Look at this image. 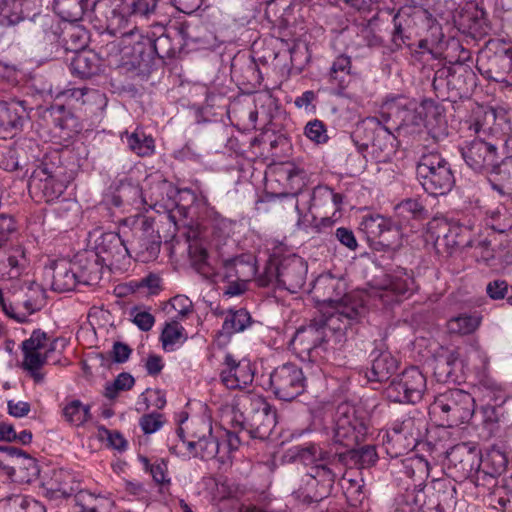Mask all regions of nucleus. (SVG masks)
<instances>
[{"mask_svg":"<svg viewBox=\"0 0 512 512\" xmlns=\"http://www.w3.org/2000/svg\"><path fill=\"white\" fill-rule=\"evenodd\" d=\"M430 411L439 415L449 427L468 423L475 412V400L462 389L453 388L439 393L430 405Z\"/></svg>","mask_w":512,"mask_h":512,"instance_id":"obj_3","label":"nucleus"},{"mask_svg":"<svg viewBox=\"0 0 512 512\" xmlns=\"http://www.w3.org/2000/svg\"><path fill=\"white\" fill-rule=\"evenodd\" d=\"M132 0H100L99 5L104 9L106 28L112 34L121 33L132 18Z\"/></svg>","mask_w":512,"mask_h":512,"instance_id":"obj_24","label":"nucleus"},{"mask_svg":"<svg viewBox=\"0 0 512 512\" xmlns=\"http://www.w3.org/2000/svg\"><path fill=\"white\" fill-rule=\"evenodd\" d=\"M38 473L36 460L25 452L14 459L10 466H6L5 472L11 480L27 483L32 481Z\"/></svg>","mask_w":512,"mask_h":512,"instance_id":"obj_33","label":"nucleus"},{"mask_svg":"<svg viewBox=\"0 0 512 512\" xmlns=\"http://www.w3.org/2000/svg\"><path fill=\"white\" fill-rule=\"evenodd\" d=\"M454 483L447 478L434 479L428 489L426 510L452 512L457 503Z\"/></svg>","mask_w":512,"mask_h":512,"instance_id":"obj_23","label":"nucleus"},{"mask_svg":"<svg viewBox=\"0 0 512 512\" xmlns=\"http://www.w3.org/2000/svg\"><path fill=\"white\" fill-rule=\"evenodd\" d=\"M182 44L179 37L177 42L166 33L161 34L157 38L153 39V52L160 59H172L175 58L181 50Z\"/></svg>","mask_w":512,"mask_h":512,"instance_id":"obj_53","label":"nucleus"},{"mask_svg":"<svg viewBox=\"0 0 512 512\" xmlns=\"http://www.w3.org/2000/svg\"><path fill=\"white\" fill-rule=\"evenodd\" d=\"M126 245L128 257L148 263L157 259L160 253L161 237L154 228V221L143 218L127 230Z\"/></svg>","mask_w":512,"mask_h":512,"instance_id":"obj_8","label":"nucleus"},{"mask_svg":"<svg viewBox=\"0 0 512 512\" xmlns=\"http://www.w3.org/2000/svg\"><path fill=\"white\" fill-rule=\"evenodd\" d=\"M73 265L79 284L85 286H95L99 284L106 267V265L99 260V256L91 251L78 254L77 260Z\"/></svg>","mask_w":512,"mask_h":512,"instance_id":"obj_25","label":"nucleus"},{"mask_svg":"<svg viewBox=\"0 0 512 512\" xmlns=\"http://www.w3.org/2000/svg\"><path fill=\"white\" fill-rule=\"evenodd\" d=\"M160 340L166 351H173L176 345L183 344L187 340V334L180 322L172 319L165 324Z\"/></svg>","mask_w":512,"mask_h":512,"instance_id":"obj_47","label":"nucleus"},{"mask_svg":"<svg viewBox=\"0 0 512 512\" xmlns=\"http://www.w3.org/2000/svg\"><path fill=\"white\" fill-rule=\"evenodd\" d=\"M351 58L347 55H339L332 63L328 81L339 89H344L350 82L351 75Z\"/></svg>","mask_w":512,"mask_h":512,"instance_id":"obj_43","label":"nucleus"},{"mask_svg":"<svg viewBox=\"0 0 512 512\" xmlns=\"http://www.w3.org/2000/svg\"><path fill=\"white\" fill-rule=\"evenodd\" d=\"M127 229L121 230V233L105 232L96 236L94 239V250H90L99 256V260L106 267L117 266L128 257L126 238Z\"/></svg>","mask_w":512,"mask_h":512,"instance_id":"obj_17","label":"nucleus"},{"mask_svg":"<svg viewBox=\"0 0 512 512\" xmlns=\"http://www.w3.org/2000/svg\"><path fill=\"white\" fill-rule=\"evenodd\" d=\"M234 431L223 430L218 436L221 441V463H226L230 458L232 451L237 450L241 442L242 436L245 432H240L239 426L236 425L235 419L232 421Z\"/></svg>","mask_w":512,"mask_h":512,"instance_id":"obj_55","label":"nucleus"},{"mask_svg":"<svg viewBox=\"0 0 512 512\" xmlns=\"http://www.w3.org/2000/svg\"><path fill=\"white\" fill-rule=\"evenodd\" d=\"M425 429V420L420 412L406 416L402 421L393 425L392 431L396 441H405L406 449H414L420 442Z\"/></svg>","mask_w":512,"mask_h":512,"instance_id":"obj_26","label":"nucleus"},{"mask_svg":"<svg viewBox=\"0 0 512 512\" xmlns=\"http://www.w3.org/2000/svg\"><path fill=\"white\" fill-rule=\"evenodd\" d=\"M486 225L498 233H506L512 228V214L503 205L486 212Z\"/></svg>","mask_w":512,"mask_h":512,"instance_id":"obj_49","label":"nucleus"},{"mask_svg":"<svg viewBox=\"0 0 512 512\" xmlns=\"http://www.w3.org/2000/svg\"><path fill=\"white\" fill-rule=\"evenodd\" d=\"M416 170L422 187L431 195H445L455 184L450 163L437 152L422 155Z\"/></svg>","mask_w":512,"mask_h":512,"instance_id":"obj_4","label":"nucleus"},{"mask_svg":"<svg viewBox=\"0 0 512 512\" xmlns=\"http://www.w3.org/2000/svg\"><path fill=\"white\" fill-rule=\"evenodd\" d=\"M449 468L455 470L456 476L462 479L470 477L480 470V452L471 443H459L447 452Z\"/></svg>","mask_w":512,"mask_h":512,"instance_id":"obj_22","label":"nucleus"},{"mask_svg":"<svg viewBox=\"0 0 512 512\" xmlns=\"http://www.w3.org/2000/svg\"><path fill=\"white\" fill-rule=\"evenodd\" d=\"M18 232V223L13 215L0 213V248ZM28 266L25 249L16 246L2 252L0 250V273L7 279L19 278Z\"/></svg>","mask_w":512,"mask_h":512,"instance_id":"obj_7","label":"nucleus"},{"mask_svg":"<svg viewBox=\"0 0 512 512\" xmlns=\"http://www.w3.org/2000/svg\"><path fill=\"white\" fill-rule=\"evenodd\" d=\"M426 391V377L412 366L394 377L385 388L387 399L395 403H418Z\"/></svg>","mask_w":512,"mask_h":512,"instance_id":"obj_12","label":"nucleus"},{"mask_svg":"<svg viewBox=\"0 0 512 512\" xmlns=\"http://www.w3.org/2000/svg\"><path fill=\"white\" fill-rule=\"evenodd\" d=\"M247 407L243 414V420L235 418L240 432H246L250 438L267 439L277 423L276 411L262 396L253 395L245 398Z\"/></svg>","mask_w":512,"mask_h":512,"instance_id":"obj_5","label":"nucleus"},{"mask_svg":"<svg viewBox=\"0 0 512 512\" xmlns=\"http://www.w3.org/2000/svg\"><path fill=\"white\" fill-rule=\"evenodd\" d=\"M73 263L57 264L53 270L51 287L57 292L72 291L79 284Z\"/></svg>","mask_w":512,"mask_h":512,"instance_id":"obj_37","label":"nucleus"},{"mask_svg":"<svg viewBox=\"0 0 512 512\" xmlns=\"http://www.w3.org/2000/svg\"><path fill=\"white\" fill-rule=\"evenodd\" d=\"M145 470L149 471L153 480L158 484H169L170 479L167 477V462L164 459H157L154 463H150L146 457L140 458Z\"/></svg>","mask_w":512,"mask_h":512,"instance_id":"obj_62","label":"nucleus"},{"mask_svg":"<svg viewBox=\"0 0 512 512\" xmlns=\"http://www.w3.org/2000/svg\"><path fill=\"white\" fill-rule=\"evenodd\" d=\"M54 12L64 21L77 22L87 10L88 0H53Z\"/></svg>","mask_w":512,"mask_h":512,"instance_id":"obj_41","label":"nucleus"},{"mask_svg":"<svg viewBox=\"0 0 512 512\" xmlns=\"http://www.w3.org/2000/svg\"><path fill=\"white\" fill-rule=\"evenodd\" d=\"M398 360L389 351L372 353L371 367L366 372L369 381L383 382L398 369Z\"/></svg>","mask_w":512,"mask_h":512,"instance_id":"obj_30","label":"nucleus"},{"mask_svg":"<svg viewBox=\"0 0 512 512\" xmlns=\"http://www.w3.org/2000/svg\"><path fill=\"white\" fill-rule=\"evenodd\" d=\"M26 0H0V25L13 26L26 18L24 5Z\"/></svg>","mask_w":512,"mask_h":512,"instance_id":"obj_44","label":"nucleus"},{"mask_svg":"<svg viewBox=\"0 0 512 512\" xmlns=\"http://www.w3.org/2000/svg\"><path fill=\"white\" fill-rule=\"evenodd\" d=\"M70 67L73 74L81 78H90L100 71L99 58L95 53L84 50L75 54Z\"/></svg>","mask_w":512,"mask_h":512,"instance_id":"obj_36","label":"nucleus"},{"mask_svg":"<svg viewBox=\"0 0 512 512\" xmlns=\"http://www.w3.org/2000/svg\"><path fill=\"white\" fill-rule=\"evenodd\" d=\"M480 324V318L475 315L460 314L447 322L450 333L467 335L473 333Z\"/></svg>","mask_w":512,"mask_h":512,"instance_id":"obj_59","label":"nucleus"},{"mask_svg":"<svg viewBox=\"0 0 512 512\" xmlns=\"http://www.w3.org/2000/svg\"><path fill=\"white\" fill-rule=\"evenodd\" d=\"M333 307L332 313L317 320L327 334L328 332L333 333L341 341L346 331L366 315L367 308L364 301L358 295L353 294L345 295L344 300Z\"/></svg>","mask_w":512,"mask_h":512,"instance_id":"obj_9","label":"nucleus"},{"mask_svg":"<svg viewBox=\"0 0 512 512\" xmlns=\"http://www.w3.org/2000/svg\"><path fill=\"white\" fill-rule=\"evenodd\" d=\"M307 264L299 256L292 255L280 261L270 260L264 271L258 276L261 287L276 284L290 293H297L306 283Z\"/></svg>","mask_w":512,"mask_h":512,"instance_id":"obj_2","label":"nucleus"},{"mask_svg":"<svg viewBox=\"0 0 512 512\" xmlns=\"http://www.w3.org/2000/svg\"><path fill=\"white\" fill-rule=\"evenodd\" d=\"M356 133H364L368 138L372 154L378 162H386L396 152V138L390 131V128L385 127L382 120L378 117H368L361 125L358 126ZM369 143H363L362 149L368 148Z\"/></svg>","mask_w":512,"mask_h":512,"instance_id":"obj_14","label":"nucleus"},{"mask_svg":"<svg viewBox=\"0 0 512 512\" xmlns=\"http://www.w3.org/2000/svg\"><path fill=\"white\" fill-rule=\"evenodd\" d=\"M270 385L278 399L292 401L305 391L306 377L296 364L285 363L273 370Z\"/></svg>","mask_w":512,"mask_h":512,"instance_id":"obj_15","label":"nucleus"},{"mask_svg":"<svg viewBox=\"0 0 512 512\" xmlns=\"http://www.w3.org/2000/svg\"><path fill=\"white\" fill-rule=\"evenodd\" d=\"M44 304V292L40 286H30L25 298H23V309H20V297L13 295V300L4 298L0 288V307L9 318L17 322H25L29 315L41 309Z\"/></svg>","mask_w":512,"mask_h":512,"instance_id":"obj_20","label":"nucleus"},{"mask_svg":"<svg viewBox=\"0 0 512 512\" xmlns=\"http://www.w3.org/2000/svg\"><path fill=\"white\" fill-rule=\"evenodd\" d=\"M120 34L122 36L124 48L128 49L131 47L133 64L139 65L141 62H145L152 58L154 55L152 38L140 34L136 26L128 31H123Z\"/></svg>","mask_w":512,"mask_h":512,"instance_id":"obj_27","label":"nucleus"},{"mask_svg":"<svg viewBox=\"0 0 512 512\" xmlns=\"http://www.w3.org/2000/svg\"><path fill=\"white\" fill-rule=\"evenodd\" d=\"M280 179L285 180L289 187V193L296 195L305 186L306 172L292 162L282 163L277 168Z\"/></svg>","mask_w":512,"mask_h":512,"instance_id":"obj_42","label":"nucleus"},{"mask_svg":"<svg viewBox=\"0 0 512 512\" xmlns=\"http://www.w3.org/2000/svg\"><path fill=\"white\" fill-rule=\"evenodd\" d=\"M406 10V17L409 19L406 23L408 31H415V26L422 25L427 28L429 31L437 32L440 34V25L437 23L436 19L429 13L426 9H417L412 13H409Z\"/></svg>","mask_w":512,"mask_h":512,"instance_id":"obj_56","label":"nucleus"},{"mask_svg":"<svg viewBox=\"0 0 512 512\" xmlns=\"http://www.w3.org/2000/svg\"><path fill=\"white\" fill-rule=\"evenodd\" d=\"M220 372L221 382L228 389H243L253 382L254 372L247 360H238L233 354L226 353Z\"/></svg>","mask_w":512,"mask_h":512,"instance_id":"obj_21","label":"nucleus"},{"mask_svg":"<svg viewBox=\"0 0 512 512\" xmlns=\"http://www.w3.org/2000/svg\"><path fill=\"white\" fill-rule=\"evenodd\" d=\"M291 8L287 0H269L266 3L265 18L274 26L285 27L289 23Z\"/></svg>","mask_w":512,"mask_h":512,"instance_id":"obj_46","label":"nucleus"},{"mask_svg":"<svg viewBox=\"0 0 512 512\" xmlns=\"http://www.w3.org/2000/svg\"><path fill=\"white\" fill-rule=\"evenodd\" d=\"M482 426L488 432L489 436H497L500 430V419L498 410L492 405H486L481 408Z\"/></svg>","mask_w":512,"mask_h":512,"instance_id":"obj_61","label":"nucleus"},{"mask_svg":"<svg viewBox=\"0 0 512 512\" xmlns=\"http://www.w3.org/2000/svg\"><path fill=\"white\" fill-rule=\"evenodd\" d=\"M488 76L496 82L512 79V48L502 47L488 57Z\"/></svg>","mask_w":512,"mask_h":512,"instance_id":"obj_32","label":"nucleus"},{"mask_svg":"<svg viewBox=\"0 0 512 512\" xmlns=\"http://www.w3.org/2000/svg\"><path fill=\"white\" fill-rule=\"evenodd\" d=\"M368 430L369 419L363 410H358L347 403L338 405L332 437L335 444L353 447L365 440Z\"/></svg>","mask_w":512,"mask_h":512,"instance_id":"obj_6","label":"nucleus"},{"mask_svg":"<svg viewBox=\"0 0 512 512\" xmlns=\"http://www.w3.org/2000/svg\"><path fill=\"white\" fill-rule=\"evenodd\" d=\"M396 209L400 215L407 218L425 219L428 217V210L419 199H405L396 206Z\"/></svg>","mask_w":512,"mask_h":512,"instance_id":"obj_60","label":"nucleus"},{"mask_svg":"<svg viewBox=\"0 0 512 512\" xmlns=\"http://www.w3.org/2000/svg\"><path fill=\"white\" fill-rule=\"evenodd\" d=\"M328 335L317 319L309 324L299 327L292 340L291 345L294 351L303 361L319 362L326 351Z\"/></svg>","mask_w":512,"mask_h":512,"instance_id":"obj_13","label":"nucleus"},{"mask_svg":"<svg viewBox=\"0 0 512 512\" xmlns=\"http://www.w3.org/2000/svg\"><path fill=\"white\" fill-rule=\"evenodd\" d=\"M22 101H0V128L5 131L18 128L27 116Z\"/></svg>","mask_w":512,"mask_h":512,"instance_id":"obj_34","label":"nucleus"},{"mask_svg":"<svg viewBox=\"0 0 512 512\" xmlns=\"http://www.w3.org/2000/svg\"><path fill=\"white\" fill-rule=\"evenodd\" d=\"M70 181L66 167L60 162L58 152L46 155L33 170L28 188L31 194L49 203L58 199L66 190Z\"/></svg>","mask_w":512,"mask_h":512,"instance_id":"obj_1","label":"nucleus"},{"mask_svg":"<svg viewBox=\"0 0 512 512\" xmlns=\"http://www.w3.org/2000/svg\"><path fill=\"white\" fill-rule=\"evenodd\" d=\"M466 164L476 172H497L501 162L498 147L482 139L465 142L460 147Z\"/></svg>","mask_w":512,"mask_h":512,"instance_id":"obj_16","label":"nucleus"},{"mask_svg":"<svg viewBox=\"0 0 512 512\" xmlns=\"http://www.w3.org/2000/svg\"><path fill=\"white\" fill-rule=\"evenodd\" d=\"M360 225L361 230L367 234L369 239L383 238L382 243L388 241L385 234L395 233L398 235V230L392 222L381 215L364 217Z\"/></svg>","mask_w":512,"mask_h":512,"instance_id":"obj_38","label":"nucleus"},{"mask_svg":"<svg viewBox=\"0 0 512 512\" xmlns=\"http://www.w3.org/2000/svg\"><path fill=\"white\" fill-rule=\"evenodd\" d=\"M403 473L414 481L422 482L429 473V463L422 457H408L402 461Z\"/></svg>","mask_w":512,"mask_h":512,"instance_id":"obj_58","label":"nucleus"},{"mask_svg":"<svg viewBox=\"0 0 512 512\" xmlns=\"http://www.w3.org/2000/svg\"><path fill=\"white\" fill-rule=\"evenodd\" d=\"M58 339H50L41 330H34L30 338L22 342L23 369L26 370L36 383L44 380L41 368L47 364L55 352Z\"/></svg>","mask_w":512,"mask_h":512,"instance_id":"obj_11","label":"nucleus"},{"mask_svg":"<svg viewBox=\"0 0 512 512\" xmlns=\"http://www.w3.org/2000/svg\"><path fill=\"white\" fill-rule=\"evenodd\" d=\"M134 383L135 379L131 374L126 372L120 373L111 384L106 386L104 395L109 399H114L118 392L130 390Z\"/></svg>","mask_w":512,"mask_h":512,"instance_id":"obj_64","label":"nucleus"},{"mask_svg":"<svg viewBox=\"0 0 512 512\" xmlns=\"http://www.w3.org/2000/svg\"><path fill=\"white\" fill-rule=\"evenodd\" d=\"M63 96L67 99L75 100L81 104H86L91 100H104V95L98 90L89 89L86 87L82 88H70L62 92Z\"/></svg>","mask_w":512,"mask_h":512,"instance_id":"obj_63","label":"nucleus"},{"mask_svg":"<svg viewBox=\"0 0 512 512\" xmlns=\"http://www.w3.org/2000/svg\"><path fill=\"white\" fill-rule=\"evenodd\" d=\"M406 10L401 9L398 13L393 17L394 29L392 32V42L395 46L401 47L403 44H407V42L414 36L417 35V31H408Z\"/></svg>","mask_w":512,"mask_h":512,"instance_id":"obj_57","label":"nucleus"},{"mask_svg":"<svg viewBox=\"0 0 512 512\" xmlns=\"http://www.w3.org/2000/svg\"><path fill=\"white\" fill-rule=\"evenodd\" d=\"M72 482V476L63 471H54L50 480L45 484L46 495L51 499L71 497L75 489L69 485Z\"/></svg>","mask_w":512,"mask_h":512,"instance_id":"obj_39","label":"nucleus"},{"mask_svg":"<svg viewBox=\"0 0 512 512\" xmlns=\"http://www.w3.org/2000/svg\"><path fill=\"white\" fill-rule=\"evenodd\" d=\"M188 449L194 452V456L203 460L217 459L221 463V441L218 435L208 429L207 435L199 436L197 440L187 443Z\"/></svg>","mask_w":512,"mask_h":512,"instance_id":"obj_31","label":"nucleus"},{"mask_svg":"<svg viewBox=\"0 0 512 512\" xmlns=\"http://www.w3.org/2000/svg\"><path fill=\"white\" fill-rule=\"evenodd\" d=\"M342 287L341 280L331 275H322L316 279L313 293L317 301L336 306L344 300Z\"/></svg>","mask_w":512,"mask_h":512,"instance_id":"obj_28","label":"nucleus"},{"mask_svg":"<svg viewBox=\"0 0 512 512\" xmlns=\"http://www.w3.org/2000/svg\"><path fill=\"white\" fill-rule=\"evenodd\" d=\"M413 278L403 270L388 274L373 291V296L384 306L401 302L413 288Z\"/></svg>","mask_w":512,"mask_h":512,"instance_id":"obj_19","label":"nucleus"},{"mask_svg":"<svg viewBox=\"0 0 512 512\" xmlns=\"http://www.w3.org/2000/svg\"><path fill=\"white\" fill-rule=\"evenodd\" d=\"M251 325V316L246 309L229 310L226 315L222 331L227 335H232L244 331Z\"/></svg>","mask_w":512,"mask_h":512,"instance_id":"obj_51","label":"nucleus"},{"mask_svg":"<svg viewBox=\"0 0 512 512\" xmlns=\"http://www.w3.org/2000/svg\"><path fill=\"white\" fill-rule=\"evenodd\" d=\"M0 512H46V508L35 499L12 494L0 499Z\"/></svg>","mask_w":512,"mask_h":512,"instance_id":"obj_35","label":"nucleus"},{"mask_svg":"<svg viewBox=\"0 0 512 512\" xmlns=\"http://www.w3.org/2000/svg\"><path fill=\"white\" fill-rule=\"evenodd\" d=\"M222 267L224 281L244 278L254 274V267L238 257L223 260Z\"/></svg>","mask_w":512,"mask_h":512,"instance_id":"obj_52","label":"nucleus"},{"mask_svg":"<svg viewBox=\"0 0 512 512\" xmlns=\"http://www.w3.org/2000/svg\"><path fill=\"white\" fill-rule=\"evenodd\" d=\"M61 41L66 51L79 53L87 46V32L81 26H70L62 32Z\"/></svg>","mask_w":512,"mask_h":512,"instance_id":"obj_50","label":"nucleus"},{"mask_svg":"<svg viewBox=\"0 0 512 512\" xmlns=\"http://www.w3.org/2000/svg\"><path fill=\"white\" fill-rule=\"evenodd\" d=\"M381 119L396 130L402 127L416 126L421 122L420 115L416 112V103L403 96L387 99L381 106Z\"/></svg>","mask_w":512,"mask_h":512,"instance_id":"obj_18","label":"nucleus"},{"mask_svg":"<svg viewBox=\"0 0 512 512\" xmlns=\"http://www.w3.org/2000/svg\"><path fill=\"white\" fill-rule=\"evenodd\" d=\"M350 448L347 452L338 453L339 461L344 462L349 457L355 465H359L361 468H368L373 466L378 460L375 446L365 445L359 449Z\"/></svg>","mask_w":512,"mask_h":512,"instance_id":"obj_45","label":"nucleus"},{"mask_svg":"<svg viewBox=\"0 0 512 512\" xmlns=\"http://www.w3.org/2000/svg\"><path fill=\"white\" fill-rule=\"evenodd\" d=\"M121 138H125L129 149L140 157H148L155 152L153 137L140 129H136L132 133L126 131L122 134Z\"/></svg>","mask_w":512,"mask_h":512,"instance_id":"obj_40","label":"nucleus"},{"mask_svg":"<svg viewBox=\"0 0 512 512\" xmlns=\"http://www.w3.org/2000/svg\"><path fill=\"white\" fill-rule=\"evenodd\" d=\"M189 254L197 272L206 279L213 280L217 274L208 262L207 250L198 244H193L189 246Z\"/></svg>","mask_w":512,"mask_h":512,"instance_id":"obj_54","label":"nucleus"},{"mask_svg":"<svg viewBox=\"0 0 512 512\" xmlns=\"http://www.w3.org/2000/svg\"><path fill=\"white\" fill-rule=\"evenodd\" d=\"M297 456L303 462H325L312 466L307 475L313 477L320 484L317 491L313 492L311 496L308 495V497L326 498L330 494L336 478L335 473L327 465L335 461L338 453L331 454L316 444H307L298 449Z\"/></svg>","mask_w":512,"mask_h":512,"instance_id":"obj_10","label":"nucleus"},{"mask_svg":"<svg viewBox=\"0 0 512 512\" xmlns=\"http://www.w3.org/2000/svg\"><path fill=\"white\" fill-rule=\"evenodd\" d=\"M512 450L508 451L504 445L494 444L484 458L480 457V469L491 477L503 474L509 465Z\"/></svg>","mask_w":512,"mask_h":512,"instance_id":"obj_29","label":"nucleus"},{"mask_svg":"<svg viewBox=\"0 0 512 512\" xmlns=\"http://www.w3.org/2000/svg\"><path fill=\"white\" fill-rule=\"evenodd\" d=\"M62 415L71 425H83L91 418L90 405H84L78 399L68 401L62 408Z\"/></svg>","mask_w":512,"mask_h":512,"instance_id":"obj_48","label":"nucleus"}]
</instances>
